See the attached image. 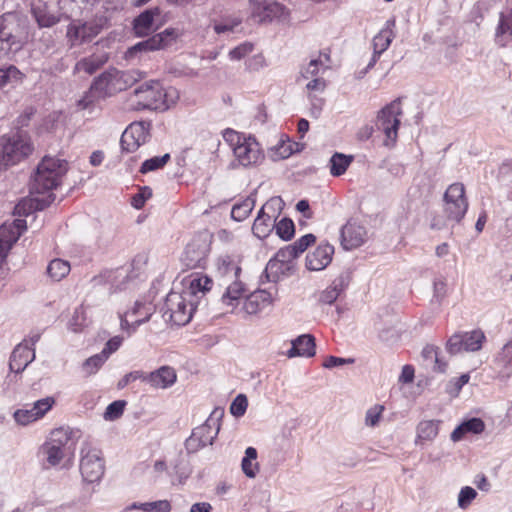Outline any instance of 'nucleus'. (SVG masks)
<instances>
[{
	"label": "nucleus",
	"instance_id": "obj_1",
	"mask_svg": "<svg viewBox=\"0 0 512 512\" xmlns=\"http://www.w3.org/2000/svg\"><path fill=\"white\" fill-rule=\"evenodd\" d=\"M67 170L68 164L65 160L45 156L30 181L29 196L16 205V212L19 215H29L48 207L55 200L52 191L60 185Z\"/></svg>",
	"mask_w": 512,
	"mask_h": 512
},
{
	"label": "nucleus",
	"instance_id": "obj_2",
	"mask_svg": "<svg viewBox=\"0 0 512 512\" xmlns=\"http://www.w3.org/2000/svg\"><path fill=\"white\" fill-rule=\"evenodd\" d=\"M67 170L68 164L65 160L45 156L30 181L29 196L16 205V212L19 215H29L48 207L55 200L52 191L60 185Z\"/></svg>",
	"mask_w": 512,
	"mask_h": 512
},
{
	"label": "nucleus",
	"instance_id": "obj_3",
	"mask_svg": "<svg viewBox=\"0 0 512 512\" xmlns=\"http://www.w3.org/2000/svg\"><path fill=\"white\" fill-rule=\"evenodd\" d=\"M226 145L229 149L228 169L256 166L264 159L260 144L254 137L230 128H226Z\"/></svg>",
	"mask_w": 512,
	"mask_h": 512
},
{
	"label": "nucleus",
	"instance_id": "obj_4",
	"mask_svg": "<svg viewBox=\"0 0 512 512\" xmlns=\"http://www.w3.org/2000/svg\"><path fill=\"white\" fill-rule=\"evenodd\" d=\"M29 19L20 12H7L0 16V56L19 52L29 39Z\"/></svg>",
	"mask_w": 512,
	"mask_h": 512
},
{
	"label": "nucleus",
	"instance_id": "obj_5",
	"mask_svg": "<svg viewBox=\"0 0 512 512\" xmlns=\"http://www.w3.org/2000/svg\"><path fill=\"white\" fill-rule=\"evenodd\" d=\"M224 417V408L216 407L206 422L193 429L191 436L186 440L185 446L189 452H196L201 447L212 444L221 428Z\"/></svg>",
	"mask_w": 512,
	"mask_h": 512
},
{
	"label": "nucleus",
	"instance_id": "obj_6",
	"mask_svg": "<svg viewBox=\"0 0 512 512\" xmlns=\"http://www.w3.org/2000/svg\"><path fill=\"white\" fill-rule=\"evenodd\" d=\"M402 114L401 98L391 101L377 113L375 128L386 136L384 145L390 146L396 142Z\"/></svg>",
	"mask_w": 512,
	"mask_h": 512
},
{
	"label": "nucleus",
	"instance_id": "obj_7",
	"mask_svg": "<svg viewBox=\"0 0 512 512\" xmlns=\"http://www.w3.org/2000/svg\"><path fill=\"white\" fill-rule=\"evenodd\" d=\"M187 295L179 292H170L163 306V318L175 325H186L192 318L194 306L188 302Z\"/></svg>",
	"mask_w": 512,
	"mask_h": 512
},
{
	"label": "nucleus",
	"instance_id": "obj_8",
	"mask_svg": "<svg viewBox=\"0 0 512 512\" xmlns=\"http://www.w3.org/2000/svg\"><path fill=\"white\" fill-rule=\"evenodd\" d=\"M212 236L207 231L196 234L186 245L181 261L189 269L204 267L210 251Z\"/></svg>",
	"mask_w": 512,
	"mask_h": 512
},
{
	"label": "nucleus",
	"instance_id": "obj_9",
	"mask_svg": "<svg viewBox=\"0 0 512 512\" xmlns=\"http://www.w3.org/2000/svg\"><path fill=\"white\" fill-rule=\"evenodd\" d=\"M240 262L241 259L239 257H237V260L231 259L229 262H226V276L232 273L235 278L226 288V314H236L248 294L245 284L238 280L242 271Z\"/></svg>",
	"mask_w": 512,
	"mask_h": 512
},
{
	"label": "nucleus",
	"instance_id": "obj_10",
	"mask_svg": "<svg viewBox=\"0 0 512 512\" xmlns=\"http://www.w3.org/2000/svg\"><path fill=\"white\" fill-rule=\"evenodd\" d=\"M137 98V106L141 109L161 110L169 108L167 93L158 82H150L140 85L134 90Z\"/></svg>",
	"mask_w": 512,
	"mask_h": 512
},
{
	"label": "nucleus",
	"instance_id": "obj_11",
	"mask_svg": "<svg viewBox=\"0 0 512 512\" xmlns=\"http://www.w3.org/2000/svg\"><path fill=\"white\" fill-rule=\"evenodd\" d=\"M32 152L31 145L18 134L0 138V168L8 167L27 157Z\"/></svg>",
	"mask_w": 512,
	"mask_h": 512
},
{
	"label": "nucleus",
	"instance_id": "obj_12",
	"mask_svg": "<svg viewBox=\"0 0 512 512\" xmlns=\"http://www.w3.org/2000/svg\"><path fill=\"white\" fill-rule=\"evenodd\" d=\"M103 18L87 22L73 21L67 27L66 37L71 46H79L92 41L103 29Z\"/></svg>",
	"mask_w": 512,
	"mask_h": 512
},
{
	"label": "nucleus",
	"instance_id": "obj_13",
	"mask_svg": "<svg viewBox=\"0 0 512 512\" xmlns=\"http://www.w3.org/2000/svg\"><path fill=\"white\" fill-rule=\"evenodd\" d=\"M486 337L482 330L475 329L468 332H458L453 334L446 343V350L451 355L460 352H475L482 348Z\"/></svg>",
	"mask_w": 512,
	"mask_h": 512
},
{
	"label": "nucleus",
	"instance_id": "obj_14",
	"mask_svg": "<svg viewBox=\"0 0 512 512\" xmlns=\"http://www.w3.org/2000/svg\"><path fill=\"white\" fill-rule=\"evenodd\" d=\"M444 202L447 218L459 222L468 208L464 185L461 183L451 184L444 194Z\"/></svg>",
	"mask_w": 512,
	"mask_h": 512
},
{
	"label": "nucleus",
	"instance_id": "obj_15",
	"mask_svg": "<svg viewBox=\"0 0 512 512\" xmlns=\"http://www.w3.org/2000/svg\"><path fill=\"white\" fill-rule=\"evenodd\" d=\"M80 472L83 480L94 483L101 479L104 474V462L101 451L86 446L81 450Z\"/></svg>",
	"mask_w": 512,
	"mask_h": 512
},
{
	"label": "nucleus",
	"instance_id": "obj_16",
	"mask_svg": "<svg viewBox=\"0 0 512 512\" xmlns=\"http://www.w3.org/2000/svg\"><path fill=\"white\" fill-rule=\"evenodd\" d=\"M112 68L98 76L92 83L89 92L78 101V106L86 109L98 99L112 95Z\"/></svg>",
	"mask_w": 512,
	"mask_h": 512
},
{
	"label": "nucleus",
	"instance_id": "obj_17",
	"mask_svg": "<svg viewBox=\"0 0 512 512\" xmlns=\"http://www.w3.org/2000/svg\"><path fill=\"white\" fill-rule=\"evenodd\" d=\"M149 124L134 122L122 133L120 144L125 152H134L149 139Z\"/></svg>",
	"mask_w": 512,
	"mask_h": 512
},
{
	"label": "nucleus",
	"instance_id": "obj_18",
	"mask_svg": "<svg viewBox=\"0 0 512 512\" xmlns=\"http://www.w3.org/2000/svg\"><path fill=\"white\" fill-rule=\"evenodd\" d=\"M177 37V33L175 29L168 28L165 29L163 32H160L158 34L153 35L152 37L141 41L137 43L136 45L132 46L127 51L128 57H133L138 52H146V51H154L158 49H163L169 44H171L172 41H174Z\"/></svg>",
	"mask_w": 512,
	"mask_h": 512
},
{
	"label": "nucleus",
	"instance_id": "obj_19",
	"mask_svg": "<svg viewBox=\"0 0 512 512\" xmlns=\"http://www.w3.org/2000/svg\"><path fill=\"white\" fill-rule=\"evenodd\" d=\"M367 239V230L354 220L348 221L340 231V243L344 250L360 247Z\"/></svg>",
	"mask_w": 512,
	"mask_h": 512
},
{
	"label": "nucleus",
	"instance_id": "obj_20",
	"mask_svg": "<svg viewBox=\"0 0 512 512\" xmlns=\"http://www.w3.org/2000/svg\"><path fill=\"white\" fill-rule=\"evenodd\" d=\"M55 404L53 397H46L36 401L30 409H18L14 412V419L20 425H28L42 418Z\"/></svg>",
	"mask_w": 512,
	"mask_h": 512
},
{
	"label": "nucleus",
	"instance_id": "obj_21",
	"mask_svg": "<svg viewBox=\"0 0 512 512\" xmlns=\"http://www.w3.org/2000/svg\"><path fill=\"white\" fill-rule=\"evenodd\" d=\"M272 303V296L266 290H257L250 293L244 299L243 304L238 308L237 315H253Z\"/></svg>",
	"mask_w": 512,
	"mask_h": 512
},
{
	"label": "nucleus",
	"instance_id": "obj_22",
	"mask_svg": "<svg viewBox=\"0 0 512 512\" xmlns=\"http://www.w3.org/2000/svg\"><path fill=\"white\" fill-rule=\"evenodd\" d=\"M128 279V270L123 267H119L116 269L102 271L99 275L94 276L91 282L94 286L109 284L110 292H115L122 289Z\"/></svg>",
	"mask_w": 512,
	"mask_h": 512
},
{
	"label": "nucleus",
	"instance_id": "obj_23",
	"mask_svg": "<svg viewBox=\"0 0 512 512\" xmlns=\"http://www.w3.org/2000/svg\"><path fill=\"white\" fill-rule=\"evenodd\" d=\"M394 38V35L392 31L384 29L381 30L373 39V55L370 59L369 63L366 65V67L362 70H359L356 72V78L362 79L366 73L374 67L376 62L378 61L380 55L387 50V48L390 46L392 40Z\"/></svg>",
	"mask_w": 512,
	"mask_h": 512
},
{
	"label": "nucleus",
	"instance_id": "obj_24",
	"mask_svg": "<svg viewBox=\"0 0 512 512\" xmlns=\"http://www.w3.org/2000/svg\"><path fill=\"white\" fill-rule=\"evenodd\" d=\"M334 247L328 243L320 244L313 252L306 256V268L310 271H321L332 261Z\"/></svg>",
	"mask_w": 512,
	"mask_h": 512
},
{
	"label": "nucleus",
	"instance_id": "obj_25",
	"mask_svg": "<svg viewBox=\"0 0 512 512\" xmlns=\"http://www.w3.org/2000/svg\"><path fill=\"white\" fill-rule=\"evenodd\" d=\"M34 358V349L28 345L26 340H24L13 350L10 357L9 368L12 372L20 373L34 360Z\"/></svg>",
	"mask_w": 512,
	"mask_h": 512
},
{
	"label": "nucleus",
	"instance_id": "obj_26",
	"mask_svg": "<svg viewBox=\"0 0 512 512\" xmlns=\"http://www.w3.org/2000/svg\"><path fill=\"white\" fill-rule=\"evenodd\" d=\"M291 348L287 351L288 358L313 357L315 355V338L311 334H303L291 341Z\"/></svg>",
	"mask_w": 512,
	"mask_h": 512
},
{
	"label": "nucleus",
	"instance_id": "obj_27",
	"mask_svg": "<svg viewBox=\"0 0 512 512\" xmlns=\"http://www.w3.org/2000/svg\"><path fill=\"white\" fill-rule=\"evenodd\" d=\"M176 379V372L172 367L162 366L156 371L145 374L144 382L149 383L154 388L165 389L173 385Z\"/></svg>",
	"mask_w": 512,
	"mask_h": 512
},
{
	"label": "nucleus",
	"instance_id": "obj_28",
	"mask_svg": "<svg viewBox=\"0 0 512 512\" xmlns=\"http://www.w3.org/2000/svg\"><path fill=\"white\" fill-rule=\"evenodd\" d=\"M293 271V264H284L283 262L272 258L268 261L263 275L261 276V283H264V281L276 283L282 276L290 275Z\"/></svg>",
	"mask_w": 512,
	"mask_h": 512
},
{
	"label": "nucleus",
	"instance_id": "obj_29",
	"mask_svg": "<svg viewBox=\"0 0 512 512\" xmlns=\"http://www.w3.org/2000/svg\"><path fill=\"white\" fill-rule=\"evenodd\" d=\"M254 16L258 17V22L260 23H267L273 20L284 21L287 19L288 11L282 4L271 2L261 8L259 7Z\"/></svg>",
	"mask_w": 512,
	"mask_h": 512
},
{
	"label": "nucleus",
	"instance_id": "obj_30",
	"mask_svg": "<svg viewBox=\"0 0 512 512\" xmlns=\"http://www.w3.org/2000/svg\"><path fill=\"white\" fill-rule=\"evenodd\" d=\"M159 8L148 9L138 15L133 21V30L138 37L148 36L154 31V16L159 15Z\"/></svg>",
	"mask_w": 512,
	"mask_h": 512
},
{
	"label": "nucleus",
	"instance_id": "obj_31",
	"mask_svg": "<svg viewBox=\"0 0 512 512\" xmlns=\"http://www.w3.org/2000/svg\"><path fill=\"white\" fill-rule=\"evenodd\" d=\"M108 61V55L103 54H93L89 57H85L79 60L74 67L75 72L81 73L84 72L87 75H92L98 69H100L106 62Z\"/></svg>",
	"mask_w": 512,
	"mask_h": 512
},
{
	"label": "nucleus",
	"instance_id": "obj_32",
	"mask_svg": "<svg viewBox=\"0 0 512 512\" xmlns=\"http://www.w3.org/2000/svg\"><path fill=\"white\" fill-rule=\"evenodd\" d=\"M484 428L485 424L480 418H471L462 422L454 429L451 433V439L454 442H457L460 441L466 433L471 432L479 434L484 430Z\"/></svg>",
	"mask_w": 512,
	"mask_h": 512
},
{
	"label": "nucleus",
	"instance_id": "obj_33",
	"mask_svg": "<svg viewBox=\"0 0 512 512\" xmlns=\"http://www.w3.org/2000/svg\"><path fill=\"white\" fill-rule=\"evenodd\" d=\"M273 214L258 212V215L253 223L252 231L258 238L267 237L274 229L275 223L272 221Z\"/></svg>",
	"mask_w": 512,
	"mask_h": 512
},
{
	"label": "nucleus",
	"instance_id": "obj_34",
	"mask_svg": "<svg viewBox=\"0 0 512 512\" xmlns=\"http://www.w3.org/2000/svg\"><path fill=\"white\" fill-rule=\"evenodd\" d=\"M257 450L254 447H248L245 450V456L241 461V468L243 473L248 478H255L259 472V463L257 460Z\"/></svg>",
	"mask_w": 512,
	"mask_h": 512
},
{
	"label": "nucleus",
	"instance_id": "obj_35",
	"mask_svg": "<svg viewBox=\"0 0 512 512\" xmlns=\"http://www.w3.org/2000/svg\"><path fill=\"white\" fill-rule=\"evenodd\" d=\"M353 161V156L345 155L343 153H334L330 158V173L335 176H341L344 174Z\"/></svg>",
	"mask_w": 512,
	"mask_h": 512
},
{
	"label": "nucleus",
	"instance_id": "obj_36",
	"mask_svg": "<svg viewBox=\"0 0 512 512\" xmlns=\"http://www.w3.org/2000/svg\"><path fill=\"white\" fill-rule=\"evenodd\" d=\"M255 206V200L252 197H247L242 202L233 205L231 209V219L236 222L245 220L252 212Z\"/></svg>",
	"mask_w": 512,
	"mask_h": 512
},
{
	"label": "nucleus",
	"instance_id": "obj_37",
	"mask_svg": "<svg viewBox=\"0 0 512 512\" xmlns=\"http://www.w3.org/2000/svg\"><path fill=\"white\" fill-rule=\"evenodd\" d=\"M438 350L439 348L434 345H426L421 354L427 365H433L435 371L444 372L447 364L439 359Z\"/></svg>",
	"mask_w": 512,
	"mask_h": 512
},
{
	"label": "nucleus",
	"instance_id": "obj_38",
	"mask_svg": "<svg viewBox=\"0 0 512 512\" xmlns=\"http://www.w3.org/2000/svg\"><path fill=\"white\" fill-rule=\"evenodd\" d=\"M438 434V425L434 420L421 421L417 426V439L419 441H431Z\"/></svg>",
	"mask_w": 512,
	"mask_h": 512
},
{
	"label": "nucleus",
	"instance_id": "obj_39",
	"mask_svg": "<svg viewBox=\"0 0 512 512\" xmlns=\"http://www.w3.org/2000/svg\"><path fill=\"white\" fill-rule=\"evenodd\" d=\"M70 272V264L62 259L52 260L48 267L47 273L54 281H60Z\"/></svg>",
	"mask_w": 512,
	"mask_h": 512
},
{
	"label": "nucleus",
	"instance_id": "obj_40",
	"mask_svg": "<svg viewBox=\"0 0 512 512\" xmlns=\"http://www.w3.org/2000/svg\"><path fill=\"white\" fill-rule=\"evenodd\" d=\"M32 13L40 27H52L59 22V18L49 13L45 7L33 6Z\"/></svg>",
	"mask_w": 512,
	"mask_h": 512
},
{
	"label": "nucleus",
	"instance_id": "obj_41",
	"mask_svg": "<svg viewBox=\"0 0 512 512\" xmlns=\"http://www.w3.org/2000/svg\"><path fill=\"white\" fill-rule=\"evenodd\" d=\"M212 280L207 276H198L190 280L188 290L184 292L187 296L196 295L198 292H206L211 289Z\"/></svg>",
	"mask_w": 512,
	"mask_h": 512
},
{
	"label": "nucleus",
	"instance_id": "obj_42",
	"mask_svg": "<svg viewBox=\"0 0 512 512\" xmlns=\"http://www.w3.org/2000/svg\"><path fill=\"white\" fill-rule=\"evenodd\" d=\"M274 229L276 230V234L285 241L290 240L295 233L294 223L289 218H283L275 223Z\"/></svg>",
	"mask_w": 512,
	"mask_h": 512
},
{
	"label": "nucleus",
	"instance_id": "obj_43",
	"mask_svg": "<svg viewBox=\"0 0 512 512\" xmlns=\"http://www.w3.org/2000/svg\"><path fill=\"white\" fill-rule=\"evenodd\" d=\"M71 432L69 429L64 428H58L51 432V437L49 442L46 444H49L51 446H58L61 449H65L66 445L70 442Z\"/></svg>",
	"mask_w": 512,
	"mask_h": 512
},
{
	"label": "nucleus",
	"instance_id": "obj_44",
	"mask_svg": "<svg viewBox=\"0 0 512 512\" xmlns=\"http://www.w3.org/2000/svg\"><path fill=\"white\" fill-rule=\"evenodd\" d=\"M71 432L69 429L64 428H58L51 432V437L49 442L46 444H49L51 446H58L61 449H65L66 445L70 442Z\"/></svg>",
	"mask_w": 512,
	"mask_h": 512
},
{
	"label": "nucleus",
	"instance_id": "obj_45",
	"mask_svg": "<svg viewBox=\"0 0 512 512\" xmlns=\"http://www.w3.org/2000/svg\"><path fill=\"white\" fill-rule=\"evenodd\" d=\"M170 160V154L166 153L163 156H156L150 159L145 160L141 167L140 173L146 174L151 171H155L161 167H163Z\"/></svg>",
	"mask_w": 512,
	"mask_h": 512
},
{
	"label": "nucleus",
	"instance_id": "obj_46",
	"mask_svg": "<svg viewBox=\"0 0 512 512\" xmlns=\"http://www.w3.org/2000/svg\"><path fill=\"white\" fill-rule=\"evenodd\" d=\"M248 408V398L245 394H238L229 407L230 414L235 418H241Z\"/></svg>",
	"mask_w": 512,
	"mask_h": 512
},
{
	"label": "nucleus",
	"instance_id": "obj_47",
	"mask_svg": "<svg viewBox=\"0 0 512 512\" xmlns=\"http://www.w3.org/2000/svg\"><path fill=\"white\" fill-rule=\"evenodd\" d=\"M254 50V44L252 42H243L229 51V58L232 61H240L245 59Z\"/></svg>",
	"mask_w": 512,
	"mask_h": 512
},
{
	"label": "nucleus",
	"instance_id": "obj_48",
	"mask_svg": "<svg viewBox=\"0 0 512 512\" xmlns=\"http://www.w3.org/2000/svg\"><path fill=\"white\" fill-rule=\"evenodd\" d=\"M126 401L117 400L109 404L104 412V419L108 421H114L119 419L124 412Z\"/></svg>",
	"mask_w": 512,
	"mask_h": 512
},
{
	"label": "nucleus",
	"instance_id": "obj_49",
	"mask_svg": "<svg viewBox=\"0 0 512 512\" xmlns=\"http://www.w3.org/2000/svg\"><path fill=\"white\" fill-rule=\"evenodd\" d=\"M21 75V72L14 65L0 68V89L13 81L19 80Z\"/></svg>",
	"mask_w": 512,
	"mask_h": 512
},
{
	"label": "nucleus",
	"instance_id": "obj_50",
	"mask_svg": "<svg viewBox=\"0 0 512 512\" xmlns=\"http://www.w3.org/2000/svg\"><path fill=\"white\" fill-rule=\"evenodd\" d=\"M142 310L144 311V317L140 319H136L134 321V329H136L139 325L147 322L150 319V316L152 314L151 308L148 307L145 303H142L140 301H136L134 307L132 310L127 313L128 315H142Z\"/></svg>",
	"mask_w": 512,
	"mask_h": 512
},
{
	"label": "nucleus",
	"instance_id": "obj_51",
	"mask_svg": "<svg viewBox=\"0 0 512 512\" xmlns=\"http://www.w3.org/2000/svg\"><path fill=\"white\" fill-rule=\"evenodd\" d=\"M106 360L107 357L103 352L93 355L84 362L83 369L88 375H91L95 373Z\"/></svg>",
	"mask_w": 512,
	"mask_h": 512
},
{
	"label": "nucleus",
	"instance_id": "obj_52",
	"mask_svg": "<svg viewBox=\"0 0 512 512\" xmlns=\"http://www.w3.org/2000/svg\"><path fill=\"white\" fill-rule=\"evenodd\" d=\"M246 512H268L267 499L264 495H253L246 504Z\"/></svg>",
	"mask_w": 512,
	"mask_h": 512
},
{
	"label": "nucleus",
	"instance_id": "obj_53",
	"mask_svg": "<svg viewBox=\"0 0 512 512\" xmlns=\"http://www.w3.org/2000/svg\"><path fill=\"white\" fill-rule=\"evenodd\" d=\"M504 34L512 35V10L508 14H500L496 38L498 39Z\"/></svg>",
	"mask_w": 512,
	"mask_h": 512
},
{
	"label": "nucleus",
	"instance_id": "obj_54",
	"mask_svg": "<svg viewBox=\"0 0 512 512\" xmlns=\"http://www.w3.org/2000/svg\"><path fill=\"white\" fill-rule=\"evenodd\" d=\"M383 411L384 406L379 404H376L373 407L369 408L366 411L365 424L369 427H375L379 423Z\"/></svg>",
	"mask_w": 512,
	"mask_h": 512
},
{
	"label": "nucleus",
	"instance_id": "obj_55",
	"mask_svg": "<svg viewBox=\"0 0 512 512\" xmlns=\"http://www.w3.org/2000/svg\"><path fill=\"white\" fill-rule=\"evenodd\" d=\"M477 492L472 487H463L458 495V506L462 509H466L471 502L476 498Z\"/></svg>",
	"mask_w": 512,
	"mask_h": 512
},
{
	"label": "nucleus",
	"instance_id": "obj_56",
	"mask_svg": "<svg viewBox=\"0 0 512 512\" xmlns=\"http://www.w3.org/2000/svg\"><path fill=\"white\" fill-rule=\"evenodd\" d=\"M44 449L47 454V461L53 466L59 464L64 457V450L58 446L45 444Z\"/></svg>",
	"mask_w": 512,
	"mask_h": 512
},
{
	"label": "nucleus",
	"instance_id": "obj_57",
	"mask_svg": "<svg viewBox=\"0 0 512 512\" xmlns=\"http://www.w3.org/2000/svg\"><path fill=\"white\" fill-rule=\"evenodd\" d=\"M283 206V201L280 197L270 198L259 210L262 214L270 213L273 214V218L276 217V213L280 212Z\"/></svg>",
	"mask_w": 512,
	"mask_h": 512
},
{
	"label": "nucleus",
	"instance_id": "obj_58",
	"mask_svg": "<svg viewBox=\"0 0 512 512\" xmlns=\"http://www.w3.org/2000/svg\"><path fill=\"white\" fill-rule=\"evenodd\" d=\"M469 379V374H462L459 378L451 380L447 385V392L453 397L458 396L460 390L468 383Z\"/></svg>",
	"mask_w": 512,
	"mask_h": 512
},
{
	"label": "nucleus",
	"instance_id": "obj_59",
	"mask_svg": "<svg viewBox=\"0 0 512 512\" xmlns=\"http://www.w3.org/2000/svg\"><path fill=\"white\" fill-rule=\"evenodd\" d=\"M297 254L292 245H287L281 248L275 255L277 261L283 262L284 264H293V260L297 258Z\"/></svg>",
	"mask_w": 512,
	"mask_h": 512
},
{
	"label": "nucleus",
	"instance_id": "obj_60",
	"mask_svg": "<svg viewBox=\"0 0 512 512\" xmlns=\"http://www.w3.org/2000/svg\"><path fill=\"white\" fill-rule=\"evenodd\" d=\"M266 66V60L262 53L255 54L245 60V67L248 71H258Z\"/></svg>",
	"mask_w": 512,
	"mask_h": 512
},
{
	"label": "nucleus",
	"instance_id": "obj_61",
	"mask_svg": "<svg viewBox=\"0 0 512 512\" xmlns=\"http://www.w3.org/2000/svg\"><path fill=\"white\" fill-rule=\"evenodd\" d=\"M316 240V237L313 234H306L294 242L292 247L294 248L297 256L303 253L310 245H312Z\"/></svg>",
	"mask_w": 512,
	"mask_h": 512
},
{
	"label": "nucleus",
	"instance_id": "obj_62",
	"mask_svg": "<svg viewBox=\"0 0 512 512\" xmlns=\"http://www.w3.org/2000/svg\"><path fill=\"white\" fill-rule=\"evenodd\" d=\"M351 277L348 272L339 274L330 285L339 295L348 287Z\"/></svg>",
	"mask_w": 512,
	"mask_h": 512
},
{
	"label": "nucleus",
	"instance_id": "obj_63",
	"mask_svg": "<svg viewBox=\"0 0 512 512\" xmlns=\"http://www.w3.org/2000/svg\"><path fill=\"white\" fill-rule=\"evenodd\" d=\"M322 62L318 59H312L309 64L301 71V76L305 79L313 78L319 74Z\"/></svg>",
	"mask_w": 512,
	"mask_h": 512
},
{
	"label": "nucleus",
	"instance_id": "obj_64",
	"mask_svg": "<svg viewBox=\"0 0 512 512\" xmlns=\"http://www.w3.org/2000/svg\"><path fill=\"white\" fill-rule=\"evenodd\" d=\"M152 191L149 187H143L141 191L134 195L132 198V205L136 209H140L144 206L145 201L151 197Z\"/></svg>",
	"mask_w": 512,
	"mask_h": 512
}]
</instances>
